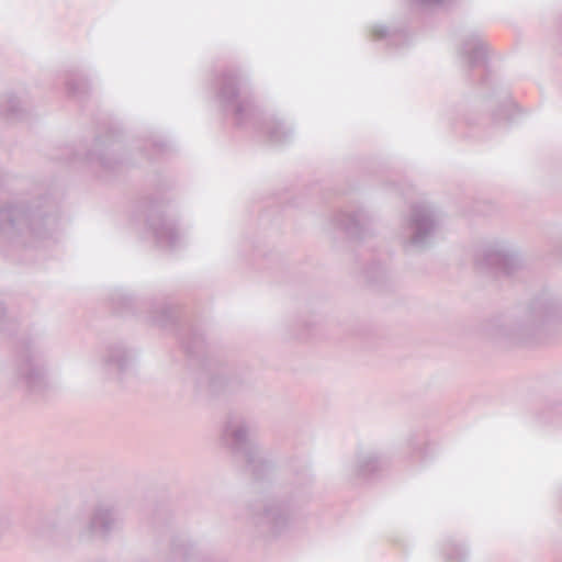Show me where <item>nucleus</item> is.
<instances>
[{"label":"nucleus","mask_w":562,"mask_h":562,"mask_svg":"<svg viewBox=\"0 0 562 562\" xmlns=\"http://www.w3.org/2000/svg\"><path fill=\"white\" fill-rule=\"evenodd\" d=\"M58 227L59 216L50 200L31 207L9 201L0 207V236L10 241L37 244L53 237Z\"/></svg>","instance_id":"nucleus-1"},{"label":"nucleus","mask_w":562,"mask_h":562,"mask_svg":"<svg viewBox=\"0 0 562 562\" xmlns=\"http://www.w3.org/2000/svg\"><path fill=\"white\" fill-rule=\"evenodd\" d=\"M48 350L37 338L23 341L14 362L15 384L30 394H41L48 387Z\"/></svg>","instance_id":"nucleus-2"},{"label":"nucleus","mask_w":562,"mask_h":562,"mask_svg":"<svg viewBox=\"0 0 562 562\" xmlns=\"http://www.w3.org/2000/svg\"><path fill=\"white\" fill-rule=\"evenodd\" d=\"M255 429V424L244 415L231 414L224 423L221 442L234 453L241 454L249 471L259 477L270 469V464L259 445L251 439Z\"/></svg>","instance_id":"nucleus-3"},{"label":"nucleus","mask_w":562,"mask_h":562,"mask_svg":"<svg viewBox=\"0 0 562 562\" xmlns=\"http://www.w3.org/2000/svg\"><path fill=\"white\" fill-rule=\"evenodd\" d=\"M439 225L436 210L430 204L417 203L402 220L397 237L406 250H424L431 245Z\"/></svg>","instance_id":"nucleus-4"},{"label":"nucleus","mask_w":562,"mask_h":562,"mask_svg":"<svg viewBox=\"0 0 562 562\" xmlns=\"http://www.w3.org/2000/svg\"><path fill=\"white\" fill-rule=\"evenodd\" d=\"M474 262L480 270L495 276H510L522 267L517 249L503 240L483 245L476 251Z\"/></svg>","instance_id":"nucleus-5"},{"label":"nucleus","mask_w":562,"mask_h":562,"mask_svg":"<svg viewBox=\"0 0 562 562\" xmlns=\"http://www.w3.org/2000/svg\"><path fill=\"white\" fill-rule=\"evenodd\" d=\"M241 76L236 69H225L216 78V99L224 109H232L237 125H244L254 114L247 99H238Z\"/></svg>","instance_id":"nucleus-6"},{"label":"nucleus","mask_w":562,"mask_h":562,"mask_svg":"<svg viewBox=\"0 0 562 562\" xmlns=\"http://www.w3.org/2000/svg\"><path fill=\"white\" fill-rule=\"evenodd\" d=\"M562 321V308L552 301H537L532 303L522 322L514 329L513 339L528 342L544 327Z\"/></svg>","instance_id":"nucleus-7"},{"label":"nucleus","mask_w":562,"mask_h":562,"mask_svg":"<svg viewBox=\"0 0 562 562\" xmlns=\"http://www.w3.org/2000/svg\"><path fill=\"white\" fill-rule=\"evenodd\" d=\"M121 527L122 519L115 507L100 503L91 509L88 521L80 531V537L83 539H109Z\"/></svg>","instance_id":"nucleus-8"},{"label":"nucleus","mask_w":562,"mask_h":562,"mask_svg":"<svg viewBox=\"0 0 562 562\" xmlns=\"http://www.w3.org/2000/svg\"><path fill=\"white\" fill-rule=\"evenodd\" d=\"M334 226L349 238L361 239L370 232L372 216L362 207L337 212L331 220Z\"/></svg>","instance_id":"nucleus-9"},{"label":"nucleus","mask_w":562,"mask_h":562,"mask_svg":"<svg viewBox=\"0 0 562 562\" xmlns=\"http://www.w3.org/2000/svg\"><path fill=\"white\" fill-rule=\"evenodd\" d=\"M131 356L120 344L106 346L100 353V371L110 379H121L131 367Z\"/></svg>","instance_id":"nucleus-10"},{"label":"nucleus","mask_w":562,"mask_h":562,"mask_svg":"<svg viewBox=\"0 0 562 562\" xmlns=\"http://www.w3.org/2000/svg\"><path fill=\"white\" fill-rule=\"evenodd\" d=\"M148 228L160 248L173 249L180 241V235L175 224L165 213L151 210L148 218Z\"/></svg>","instance_id":"nucleus-11"},{"label":"nucleus","mask_w":562,"mask_h":562,"mask_svg":"<svg viewBox=\"0 0 562 562\" xmlns=\"http://www.w3.org/2000/svg\"><path fill=\"white\" fill-rule=\"evenodd\" d=\"M458 55L470 68L483 66L486 60V44L480 34L470 33L461 40Z\"/></svg>","instance_id":"nucleus-12"},{"label":"nucleus","mask_w":562,"mask_h":562,"mask_svg":"<svg viewBox=\"0 0 562 562\" xmlns=\"http://www.w3.org/2000/svg\"><path fill=\"white\" fill-rule=\"evenodd\" d=\"M289 518L285 506L273 502L265 505L262 513L254 515L252 521L258 526H267L273 533H279L288 525Z\"/></svg>","instance_id":"nucleus-13"},{"label":"nucleus","mask_w":562,"mask_h":562,"mask_svg":"<svg viewBox=\"0 0 562 562\" xmlns=\"http://www.w3.org/2000/svg\"><path fill=\"white\" fill-rule=\"evenodd\" d=\"M384 465V461L378 456V453L370 449H360L353 463L351 464L350 471L357 477L367 479Z\"/></svg>","instance_id":"nucleus-14"},{"label":"nucleus","mask_w":562,"mask_h":562,"mask_svg":"<svg viewBox=\"0 0 562 562\" xmlns=\"http://www.w3.org/2000/svg\"><path fill=\"white\" fill-rule=\"evenodd\" d=\"M65 87L67 94L76 99L86 97L90 91V85L87 78L75 71L65 74Z\"/></svg>","instance_id":"nucleus-15"},{"label":"nucleus","mask_w":562,"mask_h":562,"mask_svg":"<svg viewBox=\"0 0 562 562\" xmlns=\"http://www.w3.org/2000/svg\"><path fill=\"white\" fill-rule=\"evenodd\" d=\"M266 132L269 139L274 144H283L292 137V130L285 127L283 122L270 120L266 123Z\"/></svg>","instance_id":"nucleus-16"},{"label":"nucleus","mask_w":562,"mask_h":562,"mask_svg":"<svg viewBox=\"0 0 562 562\" xmlns=\"http://www.w3.org/2000/svg\"><path fill=\"white\" fill-rule=\"evenodd\" d=\"M190 546L184 539H176L171 544L172 560L176 562L187 561L189 558Z\"/></svg>","instance_id":"nucleus-17"},{"label":"nucleus","mask_w":562,"mask_h":562,"mask_svg":"<svg viewBox=\"0 0 562 562\" xmlns=\"http://www.w3.org/2000/svg\"><path fill=\"white\" fill-rule=\"evenodd\" d=\"M445 554L448 562H464L468 559V552L456 543H449Z\"/></svg>","instance_id":"nucleus-18"},{"label":"nucleus","mask_w":562,"mask_h":562,"mask_svg":"<svg viewBox=\"0 0 562 562\" xmlns=\"http://www.w3.org/2000/svg\"><path fill=\"white\" fill-rule=\"evenodd\" d=\"M170 317V308L166 305L155 306V310L149 315V319L159 326H165Z\"/></svg>","instance_id":"nucleus-19"},{"label":"nucleus","mask_w":562,"mask_h":562,"mask_svg":"<svg viewBox=\"0 0 562 562\" xmlns=\"http://www.w3.org/2000/svg\"><path fill=\"white\" fill-rule=\"evenodd\" d=\"M109 155H110V153H109L108 148L104 150V153H97V150L93 149L92 151L89 153L88 159L91 162L92 161L99 162L100 166L105 169H113L114 164H113L112 159L110 157H108Z\"/></svg>","instance_id":"nucleus-20"},{"label":"nucleus","mask_w":562,"mask_h":562,"mask_svg":"<svg viewBox=\"0 0 562 562\" xmlns=\"http://www.w3.org/2000/svg\"><path fill=\"white\" fill-rule=\"evenodd\" d=\"M57 528V521L55 519H46L42 522L38 533L43 537L53 538Z\"/></svg>","instance_id":"nucleus-21"},{"label":"nucleus","mask_w":562,"mask_h":562,"mask_svg":"<svg viewBox=\"0 0 562 562\" xmlns=\"http://www.w3.org/2000/svg\"><path fill=\"white\" fill-rule=\"evenodd\" d=\"M10 525L8 510L4 503L0 499V533L8 529Z\"/></svg>","instance_id":"nucleus-22"},{"label":"nucleus","mask_w":562,"mask_h":562,"mask_svg":"<svg viewBox=\"0 0 562 562\" xmlns=\"http://www.w3.org/2000/svg\"><path fill=\"white\" fill-rule=\"evenodd\" d=\"M113 304H116L119 306H127V304L131 301V297L123 292L122 290L116 291L112 296Z\"/></svg>","instance_id":"nucleus-23"},{"label":"nucleus","mask_w":562,"mask_h":562,"mask_svg":"<svg viewBox=\"0 0 562 562\" xmlns=\"http://www.w3.org/2000/svg\"><path fill=\"white\" fill-rule=\"evenodd\" d=\"M372 35L376 38V40H380V38H384V37H387L390 35L387 29L385 26H382V25H375L372 27Z\"/></svg>","instance_id":"nucleus-24"},{"label":"nucleus","mask_w":562,"mask_h":562,"mask_svg":"<svg viewBox=\"0 0 562 562\" xmlns=\"http://www.w3.org/2000/svg\"><path fill=\"white\" fill-rule=\"evenodd\" d=\"M8 110H9V112L12 115H19V113H20V101L16 100V99H11L9 101Z\"/></svg>","instance_id":"nucleus-25"},{"label":"nucleus","mask_w":562,"mask_h":562,"mask_svg":"<svg viewBox=\"0 0 562 562\" xmlns=\"http://www.w3.org/2000/svg\"><path fill=\"white\" fill-rule=\"evenodd\" d=\"M553 249L557 255L562 257V239L560 241L554 243Z\"/></svg>","instance_id":"nucleus-26"},{"label":"nucleus","mask_w":562,"mask_h":562,"mask_svg":"<svg viewBox=\"0 0 562 562\" xmlns=\"http://www.w3.org/2000/svg\"><path fill=\"white\" fill-rule=\"evenodd\" d=\"M411 446H412L414 449H416V448L419 446V443H416L415 441H413V440H412V441H411Z\"/></svg>","instance_id":"nucleus-27"},{"label":"nucleus","mask_w":562,"mask_h":562,"mask_svg":"<svg viewBox=\"0 0 562 562\" xmlns=\"http://www.w3.org/2000/svg\"><path fill=\"white\" fill-rule=\"evenodd\" d=\"M397 36H401V35H400V34H392V35H390V37H391L392 40H393V38H395V37H397Z\"/></svg>","instance_id":"nucleus-28"},{"label":"nucleus","mask_w":562,"mask_h":562,"mask_svg":"<svg viewBox=\"0 0 562 562\" xmlns=\"http://www.w3.org/2000/svg\"><path fill=\"white\" fill-rule=\"evenodd\" d=\"M186 348H187V350H188L189 352H193V350L191 349V347H190L189 345H188Z\"/></svg>","instance_id":"nucleus-29"}]
</instances>
